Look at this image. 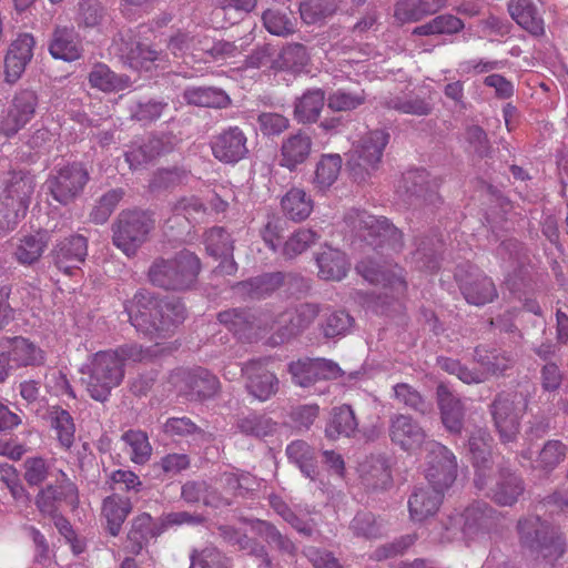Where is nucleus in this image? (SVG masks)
Here are the masks:
<instances>
[{"label": "nucleus", "instance_id": "1a4fd4ad", "mask_svg": "<svg viewBox=\"0 0 568 568\" xmlns=\"http://www.w3.org/2000/svg\"><path fill=\"white\" fill-rule=\"evenodd\" d=\"M426 478L432 487L444 493L456 480L457 458L446 446L435 440L426 443Z\"/></svg>", "mask_w": 568, "mask_h": 568}, {"label": "nucleus", "instance_id": "f257e3e1", "mask_svg": "<svg viewBox=\"0 0 568 568\" xmlns=\"http://www.w3.org/2000/svg\"><path fill=\"white\" fill-rule=\"evenodd\" d=\"M130 323L151 338H164L186 317L184 304L179 300H162L142 290L125 304Z\"/></svg>", "mask_w": 568, "mask_h": 568}, {"label": "nucleus", "instance_id": "e2e57ef3", "mask_svg": "<svg viewBox=\"0 0 568 568\" xmlns=\"http://www.w3.org/2000/svg\"><path fill=\"white\" fill-rule=\"evenodd\" d=\"M316 232L310 229H298L284 243L282 253L286 258H293L305 252L317 240Z\"/></svg>", "mask_w": 568, "mask_h": 568}, {"label": "nucleus", "instance_id": "5fc2aeb1", "mask_svg": "<svg viewBox=\"0 0 568 568\" xmlns=\"http://www.w3.org/2000/svg\"><path fill=\"white\" fill-rule=\"evenodd\" d=\"M121 55L133 69H149V64L159 58L158 51L140 42L122 43Z\"/></svg>", "mask_w": 568, "mask_h": 568}, {"label": "nucleus", "instance_id": "ea45409f", "mask_svg": "<svg viewBox=\"0 0 568 568\" xmlns=\"http://www.w3.org/2000/svg\"><path fill=\"white\" fill-rule=\"evenodd\" d=\"M474 359L480 366V368L476 371L484 374L483 382H485L489 375L504 373L513 364L511 357L506 352L487 349L483 346L475 348Z\"/></svg>", "mask_w": 568, "mask_h": 568}, {"label": "nucleus", "instance_id": "3c124183", "mask_svg": "<svg viewBox=\"0 0 568 568\" xmlns=\"http://www.w3.org/2000/svg\"><path fill=\"white\" fill-rule=\"evenodd\" d=\"M7 354L14 367L34 365L43 359L41 349L23 337H14Z\"/></svg>", "mask_w": 568, "mask_h": 568}, {"label": "nucleus", "instance_id": "864d4df0", "mask_svg": "<svg viewBox=\"0 0 568 568\" xmlns=\"http://www.w3.org/2000/svg\"><path fill=\"white\" fill-rule=\"evenodd\" d=\"M109 21V12L102 0H81L78 23L85 28H98Z\"/></svg>", "mask_w": 568, "mask_h": 568}, {"label": "nucleus", "instance_id": "c756f323", "mask_svg": "<svg viewBox=\"0 0 568 568\" xmlns=\"http://www.w3.org/2000/svg\"><path fill=\"white\" fill-rule=\"evenodd\" d=\"M49 52L54 59L74 61L81 57L82 48L73 27H57L52 33Z\"/></svg>", "mask_w": 568, "mask_h": 568}, {"label": "nucleus", "instance_id": "c9c22d12", "mask_svg": "<svg viewBox=\"0 0 568 568\" xmlns=\"http://www.w3.org/2000/svg\"><path fill=\"white\" fill-rule=\"evenodd\" d=\"M132 510L129 498L111 495L103 500L102 515L106 520V529L112 536H118L122 525Z\"/></svg>", "mask_w": 568, "mask_h": 568}, {"label": "nucleus", "instance_id": "ddd939ff", "mask_svg": "<svg viewBox=\"0 0 568 568\" xmlns=\"http://www.w3.org/2000/svg\"><path fill=\"white\" fill-rule=\"evenodd\" d=\"M456 278L465 300L473 305L481 306L494 301L497 290L484 272L473 265L459 266Z\"/></svg>", "mask_w": 568, "mask_h": 568}, {"label": "nucleus", "instance_id": "393cba45", "mask_svg": "<svg viewBox=\"0 0 568 568\" xmlns=\"http://www.w3.org/2000/svg\"><path fill=\"white\" fill-rule=\"evenodd\" d=\"M356 271L369 283L389 286L397 293H403L406 290L403 270L397 265L387 268L372 258H364L356 264Z\"/></svg>", "mask_w": 568, "mask_h": 568}, {"label": "nucleus", "instance_id": "8fccbe9b", "mask_svg": "<svg viewBox=\"0 0 568 568\" xmlns=\"http://www.w3.org/2000/svg\"><path fill=\"white\" fill-rule=\"evenodd\" d=\"M217 320L240 338H248L255 327V318L248 311L234 308L220 312Z\"/></svg>", "mask_w": 568, "mask_h": 568}, {"label": "nucleus", "instance_id": "4d7b16f0", "mask_svg": "<svg viewBox=\"0 0 568 568\" xmlns=\"http://www.w3.org/2000/svg\"><path fill=\"white\" fill-rule=\"evenodd\" d=\"M277 424L265 415L252 413L239 419L237 428L247 436L266 437L276 432Z\"/></svg>", "mask_w": 568, "mask_h": 568}, {"label": "nucleus", "instance_id": "f3484780", "mask_svg": "<svg viewBox=\"0 0 568 568\" xmlns=\"http://www.w3.org/2000/svg\"><path fill=\"white\" fill-rule=\"evenodd\" d=\"M211 150L219 161L234 164L246 158L247 138L239 126H229L213 136Z\"/></svg>", "mask_w": 568, "mask_h": 568}, {"label": "nucleus", "instance_id": "58836bf2", "mask_svg": "<svg viewBox=\"0 0 568 568\" xmlns=\"http://www.w3.org/2000/svg\"><path fill=\"white\" fill-rule=\"evenodd\" d=\"M88 79L92 88L108 93L122 91L131 85L129 77L116 74L104 63H97Z\"/></svg>", "mask_w": 568, "mask_h": 568}, {"label": "nucleus", "instance_id": "603ef678", "mask_svg": "<svg viewBox=\"0 0 568 568\" xmlns=\"http://www.w3.org/2000/svg\"><path fill=\"white\" fill-rule=\"evenodd\" d=\"M338 9L337 0H306L300 4L302 20L315 24L332 17Z\"/></svg>", "mask_w": 568, "mask_h": 568}, {"label": "nucleus", "instance_id": "a211bd4d", "mask_svg": "<svg viewBox=\"0 0 568 568\" xmlns=\"http://www.w3.org/2000/svg\"><path fill=\"white\" fill-rule=\"evenodd\" d=\"M55 485H48L37 494L34 504L43 516H55L62 500L71 504L78 501V488L75 484L63 473Z\"/></svg>", "mask_w": 568, "mask_h": 568}, {"label": "nucleus", "instance_id": "7ed1b4c3", "mask_svg": "<svg viewBox=\"0 0 568 568\" xmlns=\"http://www.w3.org/2000/svg\"><path fill=\"white\" fill-rule=\"evenodd\" d=\"M201 271L196 254L183 250L172 258L156 257L149 267L148 277L152 285L166 291L190 288Z\"/></svg>", "mask_w": 568, "mask_h": 568}, {"label": "nucleus", "instance_id": "09e8293b", "mask_svg": "<svg viewBox=\"0 0 568 568\" xmlns=\"http://www.w3.org/2000/svg\"><path fill=\"white\" fill-rule=\"evenodd\" d=\"M287 458L294 463L305 477L314 479L316 475L314 449L304 440H294L286 447Z\"/></svg>", "mask_w": 568, "mask_h": 568}, {"label": "nucleus", "instance_id": "39448f33", "mask_svg": "<svg viewBox=\"0 0 568 568\" xmlns=\"http://www.w3.org/2000/svg\"><path fill=\"white\" fill-rule=\"evenodd\" d=\"M346 223L374 248L387 247L393 252H399L403 248L402 232L384 216L356 210L347 214Z\"/></svg>", "mask_w": 568, "mask_h": 568}, {"label": "nucleus", "instance_id": "c03bdc74", "mask_svg": "<svg viewBox=\"0 0 568 568\" xmlns=\"http://www.w3.org/2000/svg\"><path fill=\"white\" fill-rule=\"evenodd\" d=\"M416 250L413 253V261L420 270L434 272L439 267V248L442 243L436 236L416 239Z\"/></svg>", "mask_w": 568, "mask_h": 568}, {"label": "nucleus", "instance_id": "a18cd8bd", "mask_svg": "<svg viewBox=\"0 0 568 568\" xmlns=\"http://www.w3.org/2000/svg\"><path fill=\"white\" fill-rule=\"evenodd\" d=\"M281 204L284 214L296 222L307 219L313 211V202L302 189H291L283 196Z\"/></svg>", "mask_w": 568, "mask_h": 568}, {"label": "nucleus", "instance_id": "4be33fe9", "mask_svg": "<svg viewBox=\"0 0 568 568\" xmlns=\"http://www.w3.org/2000/svg\"><path fill=\"white\" fill-rule=\"evenodd\" d=\"M87 255L88 240L79 234L63 239L53 250L55 265L68 275L80 268Z\"/></svg>", "mask_w": 568, "mask_h": 568}, {"label": "nucleus", "instance_id": "bf43d9fd", "mask_svg": "<svg viewBox=\"0 0 568 568\" xmlns=\"http://www.w3.org/2000/svg\"><path fill=\"white\" fill-rule=\"evenodd\" d=\"M45 246L47 242L41 234L23 236L17 245L16 258L20 264L30 265L41 257Z\"/></svg>", "mask_w": 568, "mask_h": 568}, {"label": "nucleus", "instance_id": "7c9ffc66", "mask_svg": "<svg viewBox=\"0 0 568 568\" xmlns=\"http://www.w3.org/2000/svg\"><path fill=\"white\" fill-rule=\"evenodd\" d=\"M311 150L312 139L307 133L298 131L291 134L282 142L280 164L292 171L307 160Z\"/></svg>", "mask_w": 568, "mask_h": 568}, {"label": "nucleus", "instance_id": "f8f14e48", "mask_svg": "<svg viewBox=\"0 0 568 568\" xmlns=\"http://www.w3.org/2000/svg\"><path fill=\"white\" fill-rule=\"evenodd\" d=\"M493 437L485 428H476L468 439V448L475 468L474 483L477 489L484 490L494 474Z\"/></svg>", "mask_w": 568, "mask_h": 568}, {"label": "nucleus", "instance_id": "2eb2a0df", "mask_svg": "<svg viewBox=\"0 0 568 568\" xmlns=\"http://www.w3.org/2000/svg\"><path fill=\"white\" fill-rule=\"evenodd\" d=\"M405 193L415 205H436L440 201L438 187L440 180L432 176L425 169H415L404 173L402 179Z\"/></svg>", "mask_w": 568, "mask_h": 568}, {"label": "nucleus", "instance_id": "e433bc0d", "mask_svg": "<svg viewBox=\"0 0 568 568\" xmlns=\"http://www.w3.org/2000/svg\"><path fill=\"white\" fill-rule=\"evenodd\" d=\"M325 103L322 89L306 90L294 103V118L300 123H313L320 118Z\"/></svg>", "mask_w": 568, "mask_h": 568}, {"label": "nucleus", "instance_id": "774afa93", "mask_svg": "<svg viewBox=\"0 0 568 568\" xmlns=\"http://www.w3.org/2000/svg\"><path fill=\"white\" fill-rule=\"evenodd\" d=\"M262 18L266 30L272 34L285 37L295 31V23L284 12L268 9Z\"/></svg>", "mask_w": 568, "mask_h": 568}, {"label": "nucleus", "instance_id": "79ce46f5", "mask_svg": "<svg viewBox=\"0 0 568 568\" xmlns=\"http://www.w3.org/2000/svg\"><path fill=\"white\" fill-rule=\"evenodd\" d=\"M183 97L189 104L203 108H226L231 100L221 89L211 87H191L185 89Z\"/></svg>", "mask_w": 568, "mask_h": 568}, {"label": "nucleus", "instance_id": "bb28decb", "mask_svg": "<svg viewBox=\"0 0 568 568\" xmlns=\"http://www.w3.org/2000/svg\"><path fill=\"white\" fill-rule=\"evenodd\" d=\"M464 538L474 539L480 532L489 531L497 523V511L488 504L478 501L465 509Z\"/></svg>", "mask_w": 568, "mask_h": 568}, {"label": "nucleus", "instance_id": "72a5a7b5", "mask_svg": "<svg viewBox=\"0 0 568 568\" xmlns=\"http://www.w3.org/2000/svg\"><path fill=\"white\" fill-rule=\"evenodd\" d=\"M444 6L445 0H398L394 16L402 23L416 22L436 13Z\"/></svg>", "mask_w": 568, "mask_h": 568}, {"label": "nucleus", "instance_id": "473e14b6", "mask_svg": "<svg viewBox=\"0 0 568 568\" xmlns=\"http://www.w3.org/2000/svg\"><path fill=\"white\" fill-rule=\"evenodd\" d=\"M436 394L444 426L450 433H460L464 419L462 400L443 384L438 385Z\"/></svg>", "mask_w": 568, "mask_h": 568}, {"label": "nucleus", "instance_id": "dca6fc26", "mask_svg": "<svg viewBox=\"0 0 568 568\" xmlns=\"http://www.w3.org/2000/svg\"><path fill=\"white\" fill-rule=\"evenodd\" d=\"M320 314V306L303 303L283 312L278 317L276 343H284L307 329Z\"/></svg>", "mask_w": 568, "mask_h": 568}, {"label": "nucleus", "instance_id": "6e6552de", "mask_svg": "<svg viewBox=\"0 0 568 568\" xmlns=\"http://www.w3.org/2000/svg\"><path fill=\"white\" fill-rule=\"evenodd\" d=\"M527 405L526 395L518 392L499 394L493 402L491 415L503 443L516 439L519 433L520 418Z\"/></svg>", "mask_w": 568, "mask_h": 568}, {"label": "nucleus", "instance_id": "412c9836", "mask_svg": "<svg viewBox=\"0 0 568 568\" xmlns=\"http://www.w3.org/2000/svg\"><path fill=\"white\" fill-rule=\"evenodd\" d=\"M164 532V524L161 518H153L148 513L135 516L131 521L128 532V550L132 555H139L148 544Z\"/></svg>", "mask_w": 568, "mask_h": 568}, {"label": "nucleus", "instance_id": "69168bd1", "mask_svg": "<svg viewBox=\"0 0 568 568\" xmlns=\"http://www.w3.org/2000/svg\"><path fill=\"white\" fill-rule=\"evenodd\" d=\"M206 252L212 256L227 255L233 252V240L223 227H212L204 235Z\"/></svg>", "mask_w": 568, "mask_h": 568}, {"label": "nucleus", "instance_id": "4468645a", "mask_svg": "<svg viewBox=\"0 0 568 568\" xmlns=\"http://www.w3.org/2000/svg\"><path fill=\"white\" fill-rule=\"evenodd\" d=\"M38 102L36 91L29 89L18 91L0 123V132L6 136L17 134L34 116Z\"/></svg>", "mask_w": 568, "mask_h": 568}, {"label": "nucleus", "instance_id": "13d9d810", "mask_svg": "<svg viewBox=\"0 0 568 568\" xmlns=\"http://www.w3.org/2000/svg\"><path fill=\"white\" fill-rule=\"evenodd\" d=\"M190 568H230V559L216 547L207 546L191 551Z\"/></svg>", "mask_w": 568, "mask_h": 568}, {"label": "nucleus", "instance_id": "20e7f679", "mask_svg": "<svg viewBox=\"0 0 568 568\" xmlns=\"http://www.w3.org/2000/svg\"><path fill=\"white\" fill-rule=\"evenodd\" d=\"M34 181L28 174L10 171L0 179V224L13 229L27 214Z\"/></svg>", "mask_w": 568, "mask_h": 568}, {"label": "nucleus", "instance_id": "338daca9", "mask_svg": "<svg viewBox=\"0 0 568 568\" xmlns=\"http://www.w3.org/2000/svg\"><path fill=\"white\" fill-rule=\"evenodd\" d=\"M567 447L560 440H548L539 453L536 467L550 471L565 459Z\"/></svg>", "mask_w": 568, "mask_h": 568}, {"label": "nucleus", "instance_id": "9b49d317", "mask_svg": "<svg viewBox=\"0 0 568 568\" xmlns=\"http://www.w3.org/2000/svg\"><path fill=\"white\" fill-rule=\"evenodd\" d=\"M268 363L266 358L251 359L241 367L246 392L260 402L271 399L280 389V379L268 368Z\"/></svg>", "mask_w": 568, "mask_h": 568}, {"label": "nucleus", "instance_id": "0e129e2a", "mask_svg": "<svg viewBox=\"0 0 568 568\" xmlns=\"http://www.w3.org/2000/svg\"><path fill=\"white\" fill-rule=\"evenodd\" d=\"M288 373L295 385L310 387L318 382L317 369L314 358L298 359L288 364Z\"/></svg>", "mask_w": 568, "mask_h": 568}, {"label": "nucleus", "instance_id": "cd10ccee", "mask_svg": "<svg viewBox=\"0 0 568 568\" xmlns=\"http://www.w3.org/2000/svg\"><path fill=\"white\" fill-rule=\"evenodd\" d=\"M508 11L516 23L530 36L545 34V20L532 0H510Z\"/></svg>", "mask_w": 568, "mask_h": 568}, {"label": "nucleus", "instance_id": "a878e982", "mask_svg": "<svg viewBox=\"0 0 568 568\" xmlns=\"http://www.w3.org/2000/svg\"><path fill=\"white\" fill-rule=\"evenodd\" d=\"M494 475L495 473L491 475L490 479H493ZM489 484L490 483H488L485 489L488 488V495L495 503L501 506L514 505L525 490L523 480L516 474L504 467H499L495 485L489 486Z\"/></svg>", "mask_w": 568, "mask_h": 568}, {"label": "nucleus", "instance_id": "a19ab883", "mask_svg": "<svg viewBox=\"0 0 568 568\" xmlns=\"http://www.w3.org/2000/svg\"><path fill=\"white\" fill-rule=\"evenodd\" d=\"M383 105L387 109L416 116H425L433 111V105L429 101L413 93L389 95L384 99Z\"/></svg>", "mask_w": 568, "mask_h": 568}, {"label": "nucleus", "instance_id": "052dcab7", "mask_svg": "<svg viewBox=\"0 0 568 568\" xmlns=\"http://www.w3.org/2000/svg\"><path fill=\"white\" fill-rule=\"evenodd\" d=\"M366 95L363 90L348 91L346 89H337L327 98V105L333 111H352L364 104Z\"/></svg>", "mask_w": 568, "mask_h": 568}, {"label": "nucleus", "instance_id": "680f3d73", "mask_svg": "<svg viewBox=\"0 0 568 568\" xmlns=\"http://www.w3.org/2000/svg\"><path fill=\"white\" fill-rule=\"evenodd\" d=\"M255 529L266 542L274 545L280 551L287 555H294L296 552L294 542L287 536L283 535L273 524L258 520Z\"/></svg>", "mask_w": 568, "mask_h": 568}, {"label": "nucleus", "instance_id": "37998d69", "mask_svg": "<svg viewBox=\"0 0 568 568\" xmlns=\"http://www.w3.org/2000/svg\"><path fill=\"white\" fill-rule=\"evenodd\" d=\"M48 419L51 428L55 432L61 447L69 449L74 443L75 433V426L70 413L59 406H50L48 408Z\"/></svg>", "mask_w": 568, "mask_h": 568}, {"label": "nucleus", "instance_id": "2f4dec72", "mask_svg": "<svg viewBox=\"0 0 568 568\" xmlns=\"http://www.w3.org/2000/svg\"><path fill=\"white\" fill-rule=\"evenodd\" d=\"M318 276L325 281H341L349 270V262L346 255L331 246H324L315 257Z\"/></svg>", "mask_w": 568, "mask_h": 568}, {"label": "nucleus", "instance_id": "b1692460", "mask_svg": "<svg viewBox=\"0 0 568 568\" xmlns=\"http://www.w3.org/2000/svg\"><path fill=\"white\" fill-rule=\"evenodd\" d=\"M389 436L405 450H414L426 445V434L410 416L398 414L390 418Z\"/></svg>", "mask_w": 568, "mask_h": 568}, {"label": "nucleus", "instance_id": "5701e85b", "mask_svg": "<svg viewBox=\"0 0 568 568\" xmlns=\"http://www.w3.org/2000/svg\"><path fill=\"white\" fill-rule=\"evenodd\" d=\"M172 149L173 145L168 139L152 136L132 142L124 156L131 170H139Z\"/></svg>", "mask_w": 568, "mask_h": 568}, {"label": "nucleus", "instance_id": "4c0bfd02", "mask_svg": "<svg viewBox=\"0 0 568 568\" xmlns=\"http://www.w3.org/2000/svg\"><path fill=\"white\" fill-rule=\"evenodd\" d=\"M357 420L354 410L348 405L334 407L325 427V436L336 439L341 436L351 437L357 429Z\"/></svg>", "mask_w": 568, "mask_h": 568}, {"label": "nucleus", "instance_id": "f704fd0d", "mask_svg": "<svg viewBox=\"0 0 568 568\" xmlns=\"http://www.w3.org/2000/svg\"><path fill=\"white\" fill-rule=\"evenodd\" d=\"M518 532L524 547L531 550H541L547 547L550 539L549 527L538 516H530L518 521Z\"/></svg>", "mask_w": 568, "mask_h": 568}, {"label": "nucleus", "instance_id": "de8ad7c7", "mask_svg": "<svg viewBox=\"0 0 568 568\" xmlns=\"http://www.w3.org/2000/svg\"><path fill=\"white\" fill-rule=\"evenodd\" d=\"M121 439L128 447V453L132 463L136 465H144L150 460L152 446L145 432L129 429L122 434Z\"/></svg>", "mask_w": 568, "mask_h": 568}, {"label": "nucleus", "instance_id": "6e6d98bb", "mask_svg": "<svg viewBox=\"0 0 568 568\" xmlns=\"http://www.w3.org/2000/svg\"><path fill=\"white\" fill-rule=\"evenodd\" d=\"M353 323V317L345 311H331L323 315L320 326L325 338H335L345 336Z\"/></svg>", "mask_w": 568, "mask_h": 568}, {"label": "nucleus", "instance_id": "9d476101", "mask_svg": "<svg viewBox=\"0 0 568 568\" xmlns=\"http://www.w3.org/2000/svg\"><path fill=\"white\" fill-rule=\"evenodd\" d=\"M89 181V173L82 164L72 163L58 169L47 180L52 197L67 205L79 196Z\"/></svg>", "mask_w": 568, "mask_h": 568}, {"label": "nucleus", "instance_id": "aec40b11", "mask_svg": "<svg viewBox=\"0 0 568 568\" xmlns=\"http://www.w3.org/2000/svg\"><path fill=\"white\" fill-rule=\"evenodd\" d=\"M36 41L32 34H19L10 44L4 58V75L8 83H16L33 57Z\"/></svg>", "mask_w": 568, "mask_h": 568}, {"label": "nucleus", "instance_id": "423d86ee", "mask_svg": "<svg viewBox=\"0 0 568 568\" xmlns=\"http://www.w3.org/2000/svg\"><path fill=\"white\" fill-rule=\"evenodd\" d=\"M388 141L389 133L386 130L376 129L353 143L347 166L356 181H365L373 171L377 170Z\"/></svg>", "mask_w": 568, "mask_h": 568}, {"label": "nucleus", "instance_id": "49530a36", "mask_svg": "<svg viewBox=\"0 0 568 568\" xmlns=\"http://www.w3.org/2000/svg\"><path fill=\"white\" fill-rule=\"evenodd\" d=\"M342 168L339 154H325L316 165L313 179L314 187L318 192H326L337 180Z\"/></svg>", "mask_w": 568, "mask_h": 568}, {"label": "nucleus", "instance_id": "c85d7f7f", "mask_svg": "<svg viewBox=\"0 0 568 568\" xmlns=\"http://www.w3.org/2000/svg\"><path fill=\"white\" fill-rule=\"evenodd\" d=\"M443 497L444 493L432 486L415 488L408 498L410 519L420 523L434 516L443 501Z\"/></svg>", "mask_w": 568, "mask_h": 568}, {"label": "nucleus", "instance_id": "6ab92c4d", "mask_svg": "<svg viewBox=\"0 0 568 568\" xmlns=\"http://www.w3.org/2000/svg\"><path fill=\"white\" fill-rule=\"evenodd\" d=\"M183 386V390L191 399H206L217 394L220 390L219 378L203 367L191 369H181L175 374Z\"/></svg>", "mask_w": 568, "mask_h": 568}, {"label": "nucleus", "instance_id": "f03ea898", "mask_svg": "<svg viewBox=\"0 0 568 568\" xmlns=\"http://www.w3.org/2000/svg\"><path fill=\"white\" fill-rule=\"evenodd\" d=\"M144 352L136 344H124L114 349L97 352L82 372L88 375L84 379L89 395L98 402H105L112 389L124 378V367L131 363L141 362Z\"/></svg>", "mask_w": 568, "mask_h": 568}, {"label": "nucleus", "instance_id": "0eeeda50", "mask_svg": "<svg viewBox=\"0 0 568 568\" xmlns=\"http://www.w3.org/2000/svg\"><path fill=\"white\" fill-rule=\"evenodd\" d=\"M154 221L143 211L122 212L112 225V242L126 256H133L145 243Z\"/></svg>", "mask_w": 568, "mask_h": 568}]
</instances>
